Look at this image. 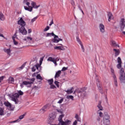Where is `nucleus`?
<instances>
[{"mask_svg": "<svg viewBox=\"0 0 125 125\" xmlns=\"http://www.w3.org/2000/svg\"><path fill=\"white\" fill-rule=\"evenodd\" d=\"M111 43H112V45H114V46H116V45L117 44L116 43V42H115V41H112Z\"/></svg>", "mask_w": 125, "mask_h": 125, "instance_id": "obj_53", "label": "nucleus"}, {"mask_svg": "<svg viewBox=\"0 0 125 125\" xmlns=\"http://www.w3.org/2000/svg\"><path fill=\"white\" fill-rule=\"evenodd\" d=\"M4 105H5V106H6V107H8L9 108H11V104H10L8 102L4 103Z\"/></svg>", "mask_w": 125, "mask_h": 125, "instance_id": "obj_24", "label": "nucleus"}, {"mask_svg": "<svg viewBox=\"0 0 125 125\" xmlns=\"http://www.w3.org/2000/svg\"><path fill=\"white\" fill-rule=\"evenodd\" d=\"M96 81L97 86L99 90H100L101 93H103V87L102 86V83L101 82V81H100V80H99V79H98V76H97V75H96Z\"/></svg>", "mask_w": 125, "mask_h": 125, "instance_id": "obj_3", "label": "nucleus"}, {"mask_svg": "<svg viewBox=\"0 0 125 125\" xmlns=\"http://www.w3.org/2000/svg\"><path fill=\"white\" fill-rule=\"evenodd\" d=\"M25 66H26V62H24L21 67H20V69H21V70L24 69Z\"/></svg>", "mask_w": 125, "mask_h": 125, "instance_id": "obj_39", "label": "nucleus"}, {"mask_svg": "<svg viewBox=\"0 0 125 125\" xmlns=\"http://www.w3.org/2000/svg\"><path fill=\"white\" fill-rule=\"evenodd\" d=\"M22 83L24 85H27V87H32V84H33V82L23 81Z\"/></svg>", "mask_w": 125, "mask_h": 125, "instance_id": "obj_10", "label": "nucleus"}, {"mask_svg": "<svg viewBox=\"0 0 125 125\" xmlns=\"http://www.w3.org/2000/svg\"><path fill=\"white\" fill-rule=\"evenodd\" d=\"M80 45L81 46V48H82V49L83 50V52H84V48L83 47V44L82 43H80Z\"/></svg>", "mask_w": 125, "mask_h": 125, "instance_id": "obj_48", "label": "nucleus"}, {"mask_svg": "<svg viewBox=\"0 0 125 125\" xmlns=\"http://www.w3.org/2000/svg\"><path fill=\"white\" fill-rule=\"evenodd\" d=\"M28 80L29 81H31V82H29V83H34V82H35V81H36V79H35L34 78H32V79H28Z\"/></svg>", "mask_w": 125, "mask_h": 125, "instance_id": "obj_42", "label": "nucleus"}, {"mask_svg": "<svg viewBox=\"0 0 125 125\" xmlns=\"http://www.w3.org/2000/svg\"><path fill=\"white\" fill-rule=\"evenodd\" d=\"M56 119V115L55 114H53V113H51L49 115V121H50V123H52L54 120Z\"/></svg>", "mask_w": 125, "mask_h": 125, "instance_id": "obj_8", "label": "nucleus"}, {"mask_svg": "<svg viewBox=\"0 0 125 125\" xmlns=\"http://www.w3.org/2000/svg\"><path fill=\"white\" fill-rule=\"evenodd\" d=\"M31 70L32 72H36V68L35 66H33L31 68Z\"/></svg>", "mask_w": 125, "mask_h": 125, "instance_id": "obj_54", "label": "nucleus"}, {"mask_svg": "<svg viewBox=\"0 0 125 125\" xmlns=\"http://www.w3.org/2000/svg\"><path fill=\"white\" fill-rule=\"evenodd\" d=\"M54 83L58 87H59V82L58 81H55Z\"/></svg>", "mask_w": 125, "mask_h": 125, "instance_id": "obj_46", "label": "nucleus"}, {"mask_svg": "<svg viewBox=\"0 0 125 125\" xmlns=\"http://www.w3.org/2000/svg\"><path fill=\"white\" fill-rule=\"evenodd\" d=\"M55 59V58L50 57L48 58L47 61H50L51 62H52Z\"/></svg>", "mask_w": 125, "mask_h": 125, "instance_id": "obj_34", "label": "nucleus"}, {"mask_svg": "<svg viewBox=\"0 0 125 125\" xmlns=\"http://www.w3.org/2000/svg\"><path fill=\"white\" fill-rule=\"evenodd\" d=\"M122 63H118L116 67L117 68V69H122Z\"/></svg>", "mask_w": 125, "mask_h": 125, "instance_id": "obj_37", "label": "nucleus"}, {"mask_svg": "<svg viewBox=\"0 0 125 125\" xmlns=\"http://www.w3.org/2000/svg\"><path fill=\"white\" fill-rule=\"evenodd\" d=\"M52 62L54 63V64H55V66H57V61L56 59H55V60H53Z\"/></svg>", "mask_w": 125, "mask_h": 125, "instance_id": "obj_49", "label": "nucleus"}, {"mask_svg": "<svg viewBox=\"0 0 125 125\" xmlns=\"http://www.w3.org/2000/svg\"><path fill=\"white\" fill-rule=\"evenodd\" d=\"M63 101H64V98H62L58 102V103L59 104H61L62 103V102H63Z\"/></svg>", "mask_w": 125, "mask_h": 125, "instance_id": "obj_38", "label": "nucleus"}, {"mask_svg": "<svg viewBox=\"0 0 125 125\" xmlns=\"http://www.w3.org/2000/svg\"><path fill=\"white\" fill-rule=\"evenodd\" d=\"M114 84L115 86H118V81H117V77H113Z\"/></svg>", "mask_w": 125, "mask_h": 125, "instance_id": "obj_29", "label": "nucleus"}, {"mask_svg": "<svg viewBox=\"0 0 125 125\" xmlns=\"http://www.w3.org/2000/svg\"><path fill=\"white\" fill-rule=\"evenodd\" d=\"M4 52H6V53H7V54H10V52H11V51L10 50V49H7L4 50Z\"/></svg>", "mask_w": 125, "mask_h": 125, "instance_id": "obj_31", "label": "nucleus"}, {"mask_svg": "<svg viewBox=\"0 0 125 125\" xmlns=\"http://www.w3.org/2000/svg\"><path fill=\"white\" fill-rule=\"evenodd\" d=\"M48 107V105L46 104L45 105L43 106L42 108H41L40 110V113H42V114H43L44 112H46V110L47 109V108Z\"/></svg>", "mask_w": 125, "mask_h": 125, "instance_id": "obj_9", "label": "nucleus"}, {"mask_svg": "<svg viewBox=\"0 0 125 125\" xmlns=\"http://www.w3.org/2000/svg\"><path fill=\"white\" fill-rule=\"evenodd\" d=\"M71 0V3L72 6H75V1L74 0Z\"/></svg>", "mask_w": 125, "mask_h": 125, "instance_id": "obj_52", "label": "nucleus"}, {"mask_svg": "<svg viewBox=\"0 0 125 125\" xmlns=\"http://www.w3.org/2000/svg\"><path fill=\"white\" fill-rule=\"evenodd\" d=\"M8 82L13 83H14V78L12 77H10L8 79Z\"/></svg>", "mask_w": 125, "mask_h": 125, "instance_id": "obj_25", "label": "nucleus"}, {"mask_svg": "<svg viewBox=\"0 0 125 125\" xmlns=\"http://www.w3.org/2000/svg\"><path fill=\"white\" fill-rule=\"evenodd\" d=\"M110 70H111V73H112L111 75H112L113 78L117 77L116 76V74H115V70H114V68H111Z\"/></svg>", "mask_w": 125, "mask_h": 125, "instance_id": "obj_22", "label": "nucleus"}, {"mask_svg": "<svg viewBox=\"0 0 125 125\" xmlns=\"http://www.w3.org/2000/svg\"><path fill=\"white\" fill-rule=\"evenodd\" d=\"M51 36H52V37H54V38L55 37V36H56V35L54 34V33L52 32V33H47V35H46V37H51Z\"/></svg>", "mask_w": 125, "mask_h": 125, "instance_id": "obj_21", "label": "nucleus"}, {"mask_svg": "<svg viewBox=\"0 0 125 125\" xmlns=\"http://www.w3.org/2000/svg\"><path fill=\"white\" fill-rule=\"evenodd\" d=\"M76 120L78 121V122H81V118L79 117L78 118H76Z\"/></svg>", "mask_w": 125, "mask_h": 125, "instance_id": "obj_61", "label": "nucleus"}, {"mask_svg": "<svg viewBox=\"0 0 125 125\" xmlns=\"http://www.w3.org/2000/svg\"><path fill=\"white\" fill-rule=\"evenodd\" d=\"M60 75H61V70L58 71L55 75V79L57 80V78H59L60 77Z\"/></svg>", "mask_w": 125, "mask_h": 125, "instance_id": "obj_18", "label": "nucleus"}, {"mask_svg": "<svg viewBox=\"0 0 125 125\" xmlns=\"http://www.w3.org/2000/svg\"><path fill=\"white\" fill-rule=\"evenodd\" d=\"M20 95H22V94L12 95V96H10L11 99V100H12V101H14V102H15V104H21V102L18 100V98H19Z\"/></svg>", "mask_w": 125, "mask_h": 125, "instance_id": "obj_4", "label": "nucleus"}, {"mask_svg": "<svg viewBox=\"0 0 125 125\" xmlns=\"http://www.w3.org/2000/svg\"><path fill=\"white\" fill-rule=\"evenodd\" d=\"M31 5H32V10L33 8H35V9H38L39 8V7H40V6H41V5H37V4L36 3V2L32 1L31 2Z\"/></svg>", "mask_w": 125, "mask_h": 125, "instance_id": "obj_12", "label": "nucleus"}, {"mask_svg": "<svg viewBox=\"0 0 125 125\" xmlns=\"http://www.w3.org/2000/svg\"><path fill=\"white\" fill-rule=\"evenodd\" d=\"M76 39L78 42H79V44L82 43V42L81 41V40H80V38L79 37V36H77Z\"/></svg>", "mask_w": 125, "mask_h": 125, "instance_id": "obj_40", "label": "nucleus"}, {"mask_svg": "<svg viewBox=\"0 0 125 125\" xmlns=\"http://www.w3.org/2000/svg\"><path fill=\"white\" fill-rule=\"evenodd\" d=\"M104 120H110V116H109L108 113L104 112Z\"/></svg>", "mask_w": 125, "mask_h": 125, "instance_id": "obj_17", "label": "nucleus"}, {"mask_svg": "<svg viewBox=\"0 0 125 125\" xmlns=\"http://www.w3.org/2000/svg\"><path fill=\"white\" fill-rule=\"evenodd\" d=\"M21 88H22V87H24V84H23V82L22 83H21Z\"/></svg>", "mask_w": 125, "mask_h": 125, "instance_id": "obj_63", "label": "nucleus"}, {"mask_svg": "<svg viewBox=\"0 0 125 125\" xmlns=\"http://www.w3.org/2000/svg\"><path fill=\"white\" fill-rule=\"evenodd\" d=\"M113 51L115 52V57H117V56H119L120 55V54L121 53V51L119 49H113Z\"/></svg>", "mask_w": 125, "mask_h": 125, "instance_id": "obj_14", "label": "nucleus"}, {"mask_svg": "<svg viewBox=\"0 0 125 125\" xmlns=\"http://www.w3.org/2000/svg\"><path fill=\"white\" fill-rule=\"evenodd\" d=\"M47 83H48L50 85H51V84H53V79H49L47 80Z\"/></svg>", "mask_w": 125, "mask_h": 125, "instance_id": "obj_27", "label": "nucleus"}, {"mask_svg": "<svg viewBox=\"0 0 125 125\" xmlns=\"http://www.w3.org/2000/svg\"><path fill=\"white\" fill-rule=\"evenodd\" d=\"M23 92L21 90L18 91V92L15 93V94H23Z\"/></svg>", "mask_w": 125, "mask_h": 125, "instance_id": "obj_43", "label": "nucleus"}, {"mask_svg": "<svg viewBox=\"0 0 125 125\" xmlns=\"http://www.w3.org/2000/svg\"><path fill=\"white\" fill-rule=\"evenodd\" d=\"M80 97L82 99H84L86 98V95L81 94L80 95Z\"/></svg>", "mask_w": 125, "mask_h": 125, "instance_id": "obj_36", "label": "nucleus"}, {"mask_svg": "<svg viewBox=\"0 0 125 125\" xmlns=\"http://www.w3.org/2000/svg\"><path fill=\"white\" fill-rule=\"evenodd\" d=\"M0 116H4V109L0 107Z\"/></svg>", "mask_w": 125, "mask_h": 125, "instance_id": "obj_23", "label": "nucleus"}, {"mask_svg": "<svg viewBox=\"0 0 125 125\" xmlns=\"http://www.w3.org/2000/svg\"><path fill=\"white\" fill-rule=\"evenodd\" d=\"M78 8H79L80 10H83V9H82V8L81 7V5H80V4H78Z\"/></svg>", "mask_w": 125, "mask_h": 125, "instance_id": "obj_58", "label": "nucleus"}, {"mask_svg": "<svg viewBox=\"0 0 125 125\" xmlns=\"http://www.w3.org/2000/svg\"><path fill=\"white\" fill-rule=\"evenodd\" d=\"M36 79L37 80H41V81H42L43 80L42 77L41 76V74H37L36 76Z\"/></svg>", "mask_w": 125, "mask_h": 125, "instance_id": "obj_28", "label": "nucleus"}, {"mask_svg": "<svg viewBox=\"0 0 125 125\" xmlns=\"http://www.w3.org/2000/svg\"><path fill=\"white\" fill-rule=\"evenodd\" d=\"M66 98L67 99H71V100H74V96L72 95L67 96Z\"/></svg>", "mask_w": 125, "mask_h": 125, "instance_id": "obj_33", "label": "nucleus"}, {"mask_svg": "<svg viewBox=\"0 0 125 125\" xmlns=\"http://www.w3.org/2000/svg\"><path fill=\"white\" fill-rule=\"evenodd\" d=\"M32 77H37L36 73H34L32 74Z\"/></svg>", "mask_w": 125, "mask_h": 125, "instance_id": "obj_64", "label": "nucleus"}, {"mask_svg": "<svg viewBox=\"0 0 125 125\" xmlns=\"http://www.w3.org/2000/svg\"><path fill=\"white\" fill-rule=\"evenodd\" d=\"M54 49H57L58 50H65V48L63 46H55L54 47Z\"/></svg>", "mask_w": 125, "mask_h": 125, "instance_id": "obj_19", "label": "nucleus"}, {"mask_svg": "<svg viewBox=\"0 0 125 125\" xmlns=\"http://www.w3.org/2000/svg\"><path fill=\"white\" fill-rule=\"evenodd\" d=\"M18 24L21 25V28H19V33L21 34L23 36L27 35L28 32L25 28V26H26V22L23 20V18H21L20 20L18 21Z\"/></svg>", "mask_w": 125, "mask_h": 125, "instance_id": "obj_1", "label": "nucleus"}, {"mask_svg": "<svg viewBox=\"0 0 125 125\" xmlns=\"http://www.w3.org/2000/svg\"><path fill=\"white\" fill-rule=\"evenodd\" d=\"M38 18H39V16H37V17H36L34 18H33L31 20V22H35V21H36V20H37V19H38Z\"/></svg>", "mask_w": 125, "mask_h": 125, "instance_id": "obj_44", "label": "nucleus"}, {"mask_svg": "<svg viewBox=\"0 0 125 125\" xmlns=\"http://www.w3.org/2000/svg\"><path fill=\"white\" fill-rule=\"evenodd\" d=\"M101 103H102L101 101H99V103L98 104L97 107L98 109H99L100 111L103 110V107H102V105H101Z\"/></svg>", "mask_w": 125, "mask_h": 125, "instance_id": "obj_16", "label": "nucleus"}, {"mask_svg": "<svg viewBox=\"0 0 125 125\" xmlns=\"http://www.w3.org/2000/svg\"><path fill=\"white\" fill-rule=\"evenodd\" d=\"M104 124L106 125H110V119H104Z\"/></svg>", "mask_w": 125, "mask_h": 125, "instance_id": "obj_20", "label": "nucleus"}, {"mask_svg": "<svg viewBox=\"0 0 125 125\" xmlns=\"http://www.w3.org/2000/svg\"><path fill=\"white\" fill-rule=\"evenodd\" d=\"M125 75V69L123 68H121L120 70V76Z\"/></svg>", "mask_w": 125, "mask_h": 125, "instance_id": "obj_26", "label": "nucleus"}, {"mask_svg": "<svg viewBox=\"0 0 125 125\" xmlns=\"http://www.w3.org/2000/svg\"><path fill=\"white\" fill-rule=\"evenodd\" d=\"M25 3L28 7L24 6V8L25 10H27V11L32 12V11H33V7H32V6H30V2H26Z\"/></svg>", "mask_w": 125, "mask_h": 125, "instance_id": "obj_5", "label": "nucleus"}, {"mask_svg": "<svg viewBox=\"0 0 125 125\" xmlns=\"http://www.w3.org/2000/svg\"><path fill=\"white\" fill-rule=\"evenodd\" d=\"M117 62L118 63H123V62H122V59H121V57H119L118 58Z\"/></svg>", "mask_w": 125, "mask_h": 125, "instance_id": "obj_35", "label": "nucleus"}, {"mask_svg": "<svg viewBox=\"0 0 125 125\" xmlns=\"http://www.w3.org/2000/svg\"><path fill=\"white\" fill-rule=\"evenodd\" d=\"M120 81L121 83H125V75H120Z\"/></svg>", "mask_w": 125, "mask_h": 125, "instance_id": "obj_15", "label": "nucleus"}, {"mask_svg": "<svg viewBox=\"0 0 125 125\" xmlns=\"http://www.w3.org/2000/svg\"><path fill=\"white\" fill-rule=\"evenodd\" d=\"M50 29V27L49 26H47L43 30L44 32H46V31H48Z\"/></svg>", "mask_w": 125, "mask_h": 125, "instance_id": "obj_41", "label": "nucleus"}, {"mask_svg": "<svg viewBox=\"0 0 125 125\" xmlns=\"http://www.w3.org/2000/svg\"><path fill=\"white\" fill-rule=\"evenodd\" d=\"M4 78H5V76H4L0 77V83H1L2 81H3Z\"/></svg>", "mask_w": 125, "mask_h": 125, "instance_id": "obj_47", "label": "nucleus"}, {"mask_svg": "<svg viewBox=\"0 0 125 125\" xmlns=\"http://www.w3.org/2000/svg\"><path fill=\"white\" fill-rule=\"evenodd\" d=\"M27 39H28V40H30V41H32L33 40V38L29 37H27Z\"/></svg>", "mask_w": 125, "mask_h": 125, "instance_id": "obj_62", "label": "nucleus"}, {"mask_svg": "<svg viewBox=\"0 0 125 125\" xmlns=\"http://www.w3.org/2000/svg\"><path fill=\"white\" fill-rule=\"evenodd\" d=\"M26 115H27L26 112L24 113L23 115L20 116L19 117V119L12 121V123H18L20 122L21 120H23V119H24V117H25V116H26Z\"/></svg>", "mask_w": 125, "mask_h": 125, "instance_id": "obj_7", "label": "nucleus"}, {"mask_svg": "<svg viewBox=\"0 0 125 125\" xmlns=\"http://www.w3.org/2000/svg\"><path fill=\"white\" fill-rule=\"evenodd\" d=\"M12 40H13V42L14 44H15V45H17V44H18V42H17L15 40V37H12Z\"/></svg>", "mask_w": 125, "mask_h": 125, "instance_id": "obj_32", "label": "nucleus"}, {"mask_svg": "<svg viewBox=\"0 0 125 125\" xmlns=\"http://www.w3.org/2000/svg\"><path fill=\"white\" fill-rule=\"evenodd\" d=\"M99 28L101 33H104V32H105V26H104V25H103V24H100Z\"/></svg>", "mask_w": 125, "mask_h": 125, "instance_id": "obj_11", "label": "nucleus"}, {"mask_svg": "<svg viewBox=\"0 0 125 125\" xmlns=\"http://www.w3.org/2000/svg\"><path fill=\"white\" fill-rule=\"evenodd\" d=\"M87 88L84 87L82 88H77L75 90V88L74 87H72L69 89H68L66 91L67 94H71V93H73V94H76V93H82L83 94H84V92H86V90Z\"/></svg>", "mask_w": 125, "mask_h": 125, "instance_id": "obj_2", "label": "nucleus"}, {"mask_svg": "<svg viewBox=\"0 0 125 125\" xmlns=\"http://www.w3.org/2000/svg\"><path fill=\"white\" fill-rule=\"evenodd\" d=\"M43 58H44V57H42L41 58V59H40V62H41V61L42 62L43 61Z\"/></svg>", "mask_w": 125, "mask_h": 125, "instance_id": "obj_60", "label": "nucleus"}, {"mask_svg": "<svg viewBox=\"0 0 125 125\" xmlns=\"http://www.w3.org/2000/svg\"><path fill=\"white\" fill-rule=\"evenodd\" d=\"M50 88H51L52 89H54V88H56V86L55 85H54V84H51L50 85Z\"/></svg>", "mask_w": 125, "mask_h": 125, "instance_id": "obj_50", "label": "nucleus"}, {"mask_svg": "<svg viewBox=\"0 0 125 125\" xmlns=\"http://www.w3.org/2000/svg\"><path fill=\"white\" fill-rule=\"evenodd\" d=\"M78 125V122L77 121V120H75L73 124V125Z\"/></svg>", "mask_w": 125, "mask_h": 125, "instance_id": "obj_56", "label": "nucleus"}, {"mask_svg": "<svg viewBox=\"0 0 125 125\" xmlns=\"http://www.w3.org/2000/svg\"><path fill=\"white\" fill-rule=\"evenodd\" d=\"M99 113L100 117H102V116H103V113H102V112H100Z\"/></svg>", "mask_w": 125, "mask_h": 125, "instance_id": "obj_57", "label": "nucleus"}, {"mask_svg": "<svg viewBox=\"0 0 125 125\" xmlns=\"http://www.w3.org/2000/svg\"><path fill=\"white\" fill-rule=\"evenodd\" d=\"M63 40L61 38H59L58 36L57 35H55V37H54V39L52 40V42H54L56 43H57V42H62Z\"/></svg>", "mask_w": 125, "mask_h": 125, "instance_id": "obj_6", "label": "nucleus"}, {"mask_svg": "<svg viewBox=\"0 0 125 125\" xmlns=\"http://www.w3.org/2000/svg\"><path fill=\"white\" fill-rule=\"evenodd\" d=\"M35 67H36L37 70H39V67H41V64L37 63L35 65Z\"/></svg>", "mask_w": 125, "mask_h": 125, "instance_id": "obj_45", "label": "nucleus"}, {"mask_svg": "<svg viewBox=\"0 0 125 125\" xmlns=\"http://www.w3.org/2000/svg\"><path fill=\"white\" fill-rule=\"evenodd\" d=\"M66 70H68V67H62L61 71L62 72H64V71H66Z\"/></svg>", "mask_w": 125, "mask_h": 125, "instance_id": "obj_51", "label": "nucleus"}, {"mask_svg": "<svg viewBox=\"0 0 125 125\" xmlns=\"http://www.w3.org/2000/svg\"><path fill=\"white\" fill-rule=\"evenodd\" d=\"M16 37H17V32H16L14 36L12 37V38H15V39H16Z\"/></svg>", "mask_w": 125, "mask_h": 125, "instance_id": "obj_55", "label": "nucleus"}, {"mask_svg": "<svg viewBox=\"0 0 125 125\" xmlns=\"http://www.w3.org/2000/svg\"><path fill=\"white\" fill-rule=\"evenodd\" d=\"M0 20L1 21H3L4 20V15L2 13L0 15Z\"/></svg>", "mask_w": 125, "mask_h": 125, "instance_id": "obj_30", "label": "nucleus"}, {"mask_svg": "<svg viewBox=\"0 0 125 125\" xmlns=\"http://www.w3.org/2000/svg\"><path fill=\"white\" fill-rule=\"evenodd\" d=\"M107 16H108V21L109 22H110L111 21V20H113V19H114V18L113 17V15L110 12L108 13Z\"/></svg>", "mask_w": 125, "mask_h": 125, "instance_id": "obj_13", "label": "nucleus"}, {"mask_svg": "<svg viewBox=\"0 0 125 125\" xmlns=\"http://www.w3.org/2000/svg\"><path fill=\"white\" fill-rule=\"evenodd\" d=\"M32 33V29H28V34H31Z\"/></svg>", "mask_w": 125, "mask_h": 125, "instance_id": "obj_59", "label": "nucleus"}]
</instances>
